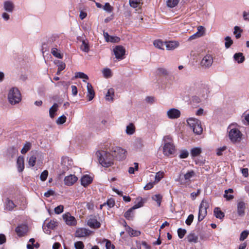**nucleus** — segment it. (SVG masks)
<instances>
[{
    "label": "nucleus",
    "mask_w": 249,
    "mask_h": 249,
    "mask_svg": "<svg viewBox=\"0 0 249 249\" xmlns=\"http://www.w3.org/2000/svg\"><path fill=\"white\" fill-rule=\"evenodd\" d=\"M96 155L98 158L99 162L104 167L111 166L113 163V156L110 153L104 151H98Z\"/></svg>",
    "instance_id": "nucleus-1"
},
{
    "label": "nucleus",
    "mask_w": 249,
    "mask_h": 249,
    "mask_svg": "<svg viewBox=\"0 0 249 249\" xmlns=\"http://www.w3.org/2000/svg\"><path fill=\"white\" fill-rule=\"evenodd\" d=\"M236 123L231 124L228 127V137L231 142L233 143L239 142L242 139L243 134L235 126Z\"/></svg>",
    "instance_id": "nucleus-2"
},
{
    "label": "nucleus",
    "mask_w": 249,
    "mask_h": 249,
    "mask_svg": "<svg viewBox=\"0 0 249 249\" xmlns=\"http://www.w3.org/2000/svg\"><path fill=\"white\" fill-rule=\"evenodd\" d=\"M7 98L9 103L12 105H15L21 101V95L17 88L13 87L9 89Z\"/></svg>",
    "instance_id": "nucleus-3"
},
{
    "label": "nucleus",
    "mask_w": 249,
    "mask_h": 249,
    "mask_svg": "<svg viewBox=\"0 0 249 249\" xmlns=\"http://www.w3.org/2000/svg\"><path fill=\"white\" fill-rule=\"evenodd\" d=\"M187 122L195 133L198 135L201 134L203 129L201 122L199 120L194 118H190L187 120Z\"/></svg>",
    "instance_id": "nucleus-4"
},
{
    "label": "nucleus",
    "mask_w": 249,
    "mask_h": 249,
    "mask_svg": "<svg viewBox=\"0 0 249 249\" xmlns=\"http://www.w3.org/2000/svg\"><path fill=\"white\" fill-rule=\"evenodd\" d=\"M58 37L56 35H53L51 36L47 40L46 43L42 44V53H44V51H48L50 48L52 49L53 47H58Z\"/></svg>",
    "instance_id": "nucleus-5"
},
{
    "label": "nucleus",
    "mask_w": 249,
    "mask_h": 249,
    "mask_svg": "<svg viewBox=\"0 0 249 249\" xmlns=\"http://www.w3.org/2000/svg\"><path fill=\"white\" fill-rule=\"evenodd\" d=\"M209 207L208 202L206 200H203L199 207L198 221H201L207 214V209Z\"/></svg>",
    "instance_id": "nucleus-6"
},
{
    "label": "nucleus",
    "mask_w": 249,
    "mask_h": 249,
    "mask_svg": "<svg viewBox=\"0 0 249 249\" xmlns=\"http://www.w3.org/2000/svg\"><path fill=\"white\" fill-rule=\"evenodd\" d=\"M73 165V161L68 157L63 158L61 160V169L62 174H64L69 170Z\"/></svg>",
    "instance_id": "nucleus-7"
},
{
    "label": "nucleus",
    "mask_w": 249,
    "mask_h": 249,
    "mask_svg": "<svg viewBox=\"0 0 249 249\" xmlns=\"http://www.w3.org/2000/svg\"><path fill=\"white\" fill-rule=\"evenodd\" d=\"M113 152L114 153L113 157H115L119 160H123L126 157V150L120 147L117 146L114 147L113 148Z\"/></svg>",
    "instance_id": "nucleus-8"
},
{
    "label": "nucleus",
    "mask_w": 249,
    "mask_h": 249,
    "mask_svg": "<svg viewBox=\"0 0 249 249\" xmlns=\"http://www.w3.org/2000/svg\"><path fill=\"white\" fill-rule=\"evenodd\" d=\"M247 203L243 201H238L237 203V214L238 216L243 217L245 215V211L247 207Z\"/></svg>",
    "instance_id": "nucleus-9"
},
{
    "label": "nucleus",
    "mask_w": 249,
    "mask_h": 249,
    "mask_svg": "<svg viewBox=\"0 0 249 249\" xmlns=\"http://www.w3.org/2000/svg\"><path fill=\"white\" fill-rule=\"evenodd\" d=\"M115 57L119 60H121L124 58V56L125 54V49L122 46H117L113 49Z\"/></svg>",
    "instance_id": "nucleus-10"
},
{
    "label": "nucleus",
    "mask_w": 249,
    "mask_h": 249,
    "mask_svg": "<svg viewBox=\"0 0 249 249\" xmlns=\"http://www.w3.org/2000/svg\"><path fill=\"white\" fill-rule=\"evenodd\" d=\"M213 63V58L211 55L207 54L202 59L200 65L205 68H209Z\"/></svg>",
    "instance_id": "nucleus-11"
},
{
    "label": "nucleus",
    "mask_w": 249,
    "mask_h": 249,
    "mask_svg": "<svg viewBox=\"0 0 249 249\" xmlns=\"http://www.w3.org/2000/svg\"><path fill=\"white\" fill-rule=\"evenodd\" d=\"M175 151L174 145L171 142H166L165 143L163 152L164 155L169 156L170 155L173 154Z\"/></svg>",
    "instance_id": "nucleus-12"
},
{
    "label": "nucleus",
    "mask_w": 249,
    "mask_h": 249,
    "mask_svg": "<svg viewBox=\"0 0 249 249\" xmlns=\"http://www.w3.org/2000/svg\"><path fill=\"white\" fill-rule=\"evenodd\" d=\"M180 111L177 108H170L167 111V116L170 119H178L180 116Z\"/></svg>",
    "instance_id": "nucleus-13"
},
{
    "label": "nucleus",
    "mask_w": 249,
    "mask_h": 249,
    "mask_svg": "<svg viewBox=\"0 0 249 249\" xmlns=\"http://www.w3.org/2000/svg\"><path fill=\"white\" fill-rule=\"evenodd\" d=\"M28 231V227L25 224H21L18 226L15 229L19 237L24 236Z\"/></svg>",
    "instance_id": "nucleus-14"
},
{
    "label": "nucleus",
    "mask_w": 249,
    "mask_h": 249,
    "mask_svg": "<svg viewBox=\"0 0 249 249\" xmlns=\"http://www.w3.org/2000/svg\"><path fill=\"white\" fill-rule=\"evenodd\" d=\"M90 231L86 228H79L75 232V236L81 238L88 236L90 233Z\"/></svg>",
    "instance_id": "nucleus-15"
},
{
    "label": "nucleus",
    "mask_w": 249,
    "mask_h": 249,
    "mask_svg": "<svg viewBox=\"0 0 249 249\" xmlns=\"http://www.w3.org/2000/svg\"><path fill=\"white\" fill-rule=\"evenodd\" d=\"M64 220L68 225L73 226L76 224V221L74 216H71L70 213L65 214L63 215Z\"/></svg>",
    "instance_id": "nucleus-16"
},
{
    "label": "nucleus",
    "mask_w": 249,
    "mask_h": 249,
    "mask_svg": "<svg viewBox=\"0 0 249 249\" xmlns=\"http://www.w3.org/2000/svg\"><path fill=\"white\" fill-rule=\"evenodd\" d=\"M78 178L74 175H70L66 177L64 179V183L67 186H71L77 181Z\"/></svg>",
    "instance_id": "nucleus-17"
},
{
    "label": "nucleus",
    "mask_w": 249,
    "mask_h": 249,
    "mask_svg": "<svg viewBox=\"0 0 249 249\" xmlns=\"http://www.w3.org/2000/svg\"><path fill=\"white\" fill-rule=\"evenodd\" d=\"M3 9L7 13H12L15 9V4L10 0H6L3 2Z\"/></svg>",
    "instance_id": "nucleus-18"
},
{
    "label": "nucleus",
    "mask_w": 249,
    "mask_h": 249,
    "mask_svg": "<svg viewBox=\"0 0 249 249\" xmlns=\"http://www.w3.org/2000/svg\"><path fill=\"white\" fill-rule=\"evenodd\" d=\"M87 89L88 91L87 97L88 101H90L94 97L95 92L91 84L89 83H87Z\"/></svg>",
    "instance_id": "nucleus-19"
},
{
    "label": "nucleus",
    "mask_w": 249,
    "mask_h": 249,
    "mask_svg": "<svg viewBox=\"0 0 249 249\" xmlns=\"http://www.w3.org/2000/svg\"><path fill=\"white\" fill-rule=\"evenodd\" d=\"M87 224L89 227L93 229L99 228L101 226L100 223L94 218H89L88 220Z\"/></svg>",
    "instance_id": "nucleus-20"
},
{
    "label": "nucleus",
    "mask_w": 249,
    "mask_h": 249,
    "mask_svg": "<svg viewBox=\"0 0 249 249\" xmlns=\"http://www.w3.org/2000/svg\"><path fill=\"white\" fill-rule=\"evenodd\" d=\"M126 231L131 236H138L140 235L141 232L139 231L134 230L129 226H127L126 223L124 222V225Z\"/></svg>",
    "instance_id": "nucleus-21"
},
{
    "label": "nucleus",
    "mask_w": 249,
    "mask_h": 249,
    "mask_svg": "<svg viewBox=\"0 0 249 249\" xmlns=\"http://www.w3.org/2000/svg\"><path fill=\"white\" fill-rule=\"evenodd\" d=\"M92 178L89 175H84L81 178L82 185L86 187L91 183Z\"/></svg>",
    "instance_id": "nucleus-22"
},
{
    "label": "nucleus",
    "mask_w": 249,
    "mask_h": 249,
    "mask_svg": "<svg viewBox=\"0 0 249 249\" xmlns=\"http://www.w3.org/2000/svg\"><path fill=\"white\" fill-rule=\"evenodd\" d=\"M16 206L13 201L7 198L5 202V210L9 211H12Z\"/></svg>",
    "instance_id": "nucleus-23"
},
{
    "label": "nucleus",
    "mask_w": 249,
    "mask_h": 249,
    "mask_svg": "<svg viewBox=\"0 0 249 249\" xmlns=\"http://www.w3.org/2000/svg\"><path fill=\"white\" fill-rule=\"evenodd\" d=\"M17 164L18 171L22 172L24 169V158L23 157H18L17 159Z\"/></svg>",
    "instance_id": "nucleus-24"
},
{
    "label": "nucleus",
    "mask_w": 249,
    "mask_h": 249,
    "mask_svg": "<svg viewBox=\"0 0 249 249\" xmlns=\"http://www.w3.org/2000/svg\"><path fill=\"white\" fill-rule=\"evenodd\" d=\"M233 59L239 64L242 63L245 60V56L242 53H235L233 55Z\"/></svg>",
    "instance_id": "nucleus-25"
},
{
    "label": "nucleus",
    "mask_w": 249,
    "mask_h": 249,
    "mask_svg": "<svg viewBox=\"0 0 249 249\" xmlns=\"http://www.w3.org/2000/svg\"><path fill=\"white\" fill-rule=\"evenodd\" d=\"M134 148L136 150H141L143 147V141L140 138H137L133 143Z\"/></svg>",
    "instance_id": "nucleus-26"
},
{
    "label": "nucleus",
    "mask_w": 249,
    "mask_h": 249,
    "mask_svg": "<svg viewBox=\"0 0 249 249\" xmlns=\"http://www.w3.org/2000/svg\"><path fill=\"white\" fill-rule=\"evenodd\" d=\"M165 46L167 50H173L178 46V43L175 41L165 42Z\"/></svg>",
    "instance_id": "nucleus-27"
},
{
    "label": "nucleus",
    "mask_w": 249,
    "mask_h": 249,
    "mask_svg": "<svg viewBox=\"0 0 249 249\" xmlns=\"http://www.w3.org/2000/svg\"><path fill=\"white\" fill-rule=\"evenodd\" d=\"M18 149L14 146H11L7 149V155L11 158H14L18 153Z\"/></svg>",
    "instance_id": "nucleus-28"
},
{
    "label": "nucleus",
    "mask_w": 249,
    "mask_h": 249,
    "mask_svg": "<svg viewBox=\"0 0 249 249\" xmlns=\"http://www.w3.org/2000/svg\"><path fill=\"white\" fill-rule=\"evenodd\" d=\"M58 105L56 103H54L53 106L49 109V115L51 118H53L55 115V112L58 109Z\"/></svg>",
    "instance_id": "nucleus-29"
},
{
    "label": "nucleus",
    "mask_w": 249,
    "mask_h": 249,
    "mask_svg": "<svg viewBox=\"0 0 249 249\" xmlns=\"http://www.w3.org/2000/svg\"><path fill=\"white\" fill-rule=\"evenodd\" d=\"M114 96V89L110 88L108 90V91L106 95V100L108 101H113V97Z\"/></svg>",
    "instance_id": "nucleus-30"
},
{
    "label": "nucleus",
    "mask_w": 249,
    "mask_h": 249,
    "mask_svg": "<svg viewBox=\"0 0 249 249\" xmlns=\"http://www.w3.org/2000/svg\"><path fill=\"white\" fill-rule=\"evenodd\" d=\"M233 189L231 188L225 190L224 197L227 200H231L234 197L232 195H228V193H233Z\"/></svg>",
    "instance_id": "nucleus-31"
},
{
    "label": "nucleus",
    "mask_w": 249,
    "mask_h": 249,
    "mask_svg": "<svg viewBox=\"0 0 249 249\" xmlns=\"http://www.w3.org/2000/svg\"><path fill=\"white\" fill-rule=\"evenodd\" d=\"M214 214L215 217L219 219H222L224 217V213L218 207L214 209Z\"/></svg>",
    "instance_id": "nucleus-32"
},
{
    "label": "nucleus",
    "mask_w": 249,
    "mask_h": 249,
    "mask_svg": "<svg viewBox=\"0 0 249 249\" xmlns=\"http://www.w3.org/2000/svg\"><path fill=\"white\" fill-rule=\"evenodd\" d=\"M187 240L189 242L196 243L197 241V236L196 235L195 233L191 232L187 236Z\"/></svg>",
    "instance_id": "nucleus-33"
},
{
    "label": "nucleus",
    "mask_w": 249,
    "mask_h": 249,
    "mask_svg": "<svg viewBox=\"0 0 249 249\" xmlns=\"http://www.w3.org/2000/svg\"><path fill=\"white\" fill-rule=\"evenodd\" d=\"M137 200L138 202L132 207V209L135 210L143 206L144 201L142 197H138Z\"/></svg>",
    "instance_id": "nucleus-34"
},
{
    "label": "nucleus",
    "mask_w": 249,
    "mask_h": 249,
    "mask_svg": "<svg viewBox=\"0 0 249 249\" xmlns=\"http://www.w3.org/2000/svg\"><path fill=\"white\" fill-rule=\"evenodd\" d=\"M51 49L52 54L58 58H62V55L59 52L57 47L52 48Z\"/></svg>",
    "instance_id": "nucleus-35"
},
{
    "label": "nucleus",
    "mask_w": 249,
    "mask_h": 249,
    "mask_svg": "<svg viewBox=\"0 0 249 249\" xmlns=\"http://www.w3.org/2000/svg\"><path fill=\"white\" fill-rule=\"evenodd\" d=\"M201 149L199 147L193 148L191 150V155L192 157L198 156L201 153Z\"/></svg>",
    "instance_id": "nucleus-36"
},
{
    "label": "nucleus",
    "mask_w": 249,
    "mask_h": 249,
    "mask_svg": "<svg viewBox=\"0 0 249 249\" xmlns=\"http://www.w3.org/2000/svg\"><path fill=\"white\" fill-rule=\"evenodd\" d=\"M135 132V126L132 123H130L126 126V133L128 135H132Z\"/></svg>",
    "instance_id": "nucleus-37"
},
{
    "label": "nucleus",
    "mask_w": 249,
    "mask_h": 249,
    "mask_svg": "<svg viewBox=\"0 0 249 249\" xmlns=\"http://www.w3.org/2000/svg\"><path fill=\"white\" fill-rule=\"evenodd\" d=\"M154 45L155 47L163 50L164 49V46H165V42H163L161 41L160 40H156L154 41Z\"/></svg>",
    "instance_id": "nucleus-38"
},
{
    "label": "nucleus",
    "mask_w": 249,
    "mask_h": 249,
    "mask_svg": "<svg viewBox=\"0 0 249 249\" xmlns=\"http://www.w3.org/2000/svg\"><path fill=\"white\" fill-rule=\"evenodd\" d=\"M152 198L157 202L158 207L160 206L161 200L162 199V196L160 194L155 195L152 196Z\"/></svg>",
    "instance_id": "nucleus-39"
},
{
    "label": "nucleus",
    "mask_w": 249,
    "mask_h": 249,
    "mask_svg": "<svg viewBox=\"0 0 249 249\" xmlns=\"http://www.w3.org/2000/svg\"><path fill=\"white\" fill-rule=\"evenodd\" d=\"M132 207L128 209L124 214V216L128 220L131 219L133 217V211Z\"/></svg>",
    "instance_id": "nucleus-40"
},
{
    "label": "nucleus",
    "mask_w": 249,
    "mask_h": 249,
    "mask_svg": "<svg viewBox=\"0 0 249 249\" xmlns=\"http://www.w3.org/2000/svg\"><path fill=\"white\" fill-rule=\"evenodd\" d=\"M195 173L194 171L191 170L187 172L184 176L185 180L189 181L190 178L195 176Z\"/></svg>",
    "instance_id": "nucleus-41"
},
{
    "label": "nucleus",
    "mask_w": 249,
    "mask_h": 249,
    "mask_svg": "<svg viewBox=\"0 0 249 249\" xmlns=\"http://www.w3.org/2000/svg\"><path fill=\"white\" fill-rule=\"evenodd\" d=\"M75 78H79L83 79V81L84 82H86L85 79L87 80V79H89V77H88V75L87 74H85L84 73L82 72H76L75 73Z\"/></svg>",
    "instance_id": "nucleus-42"
},
{
    "label": "nucleus",
    "mask_w": 249,
    "mask_h": 249,
    "mask_svg": "<svg viewBox=\"0 0 249 249\" xmlns=\"http://www.w3.org/2000/svg\"><path fill=\"white\" fill-rule=\"evenodd\" d=\"M179 1V0H167V5L170 8H173L178 4Z\"/></svg>",
    "instance_id": "nucleus-43"
},
{
    "label": "nucleus",
    "mask_w": 249,
    "mask_h": 249,
    "mask_svg": "<svg viewBox=\"0 0 249 249\" xmlns=\"http://www.w3.org/2000/svg\"><path fill=\"white\" fill-rule=\"evenodd\" d=\"M31 147V144L29 142H26L21 150V153L23 154H25L29 151Z\"/></svg>",
    "instance_id": "nucleus-44"
},
{
    "label": "nucleus",
    "mask_w": 249,
    "mask_h": 249,
    "mask_svg": "<svg viewBox=\"0 0 249 249\" xmlns=\"http://www.w3.org/2000/svg\"><path fill=\"white\" fill-rule=\"evenodd\" d=\"M157 73L159 75H163L164 76H166L169 74L168 71L165 68H160L157 70Z\"/></svg>",
    "instance_id": "nucleus-45"
},
{
    "label": "nucleus",
    "mask_w": 249,
    "mask_h": 249,
    "mask_svg": "<svg viewBox=\"0 0 249 249\" xmlns=\"http://www.w3.org/2000/svg\"><path fill=\"white\" fill-rule=\"evenodd\" d=\"M202 91H200L199 93V95L202 98H205L206 95H207L208 92V89L207 86L204 85L202 86Z\"/></svg>",
    "instance_id": "nucleus-46"
},
{
    "label": "nucleus",
    "mask_w": 249,
    "mask_h": 249,
    "mask_svg": "<svg viewBox=\"0 0 249 249\" xmlns=\"http://www.w3.org/2000/svg\"><path fill=\"white\" fill-rule=\"evenodd\" d=\"M103 9L108 13H111L113 10V7L110 5L109 3L106 2L105 5L103 6Z\"/></svg>",
    "instance_id": "nucleus-47"
},
{
    "label": "nucleus",
    "mask_w": 249,
    "mask_h": 249,
    "mask_svg": "<svg viewBox=\"0 0 249 249\" xmlns=\"http://www.w3.org/2000/svg\"><path fill=\"white\" fill-rule=\"evenodd\" d=\"M141 2V0H129V3L131 7L137 8Z\"/></svg>",
    "instance_id": "nucleus-48"
},
{
    "label": "nucleus",
    "mask_w": 249,
    "mask_h": 249,
    "mask_svg": "<svg viewBox=\"0 0 249 249\" xmlns=\"http://www.w3.org/2000/svg\"><path fill=\"white\" fill-rule=\"evenodd\" d=\"M57 226V223L54 220H51L47 224L46 227L50 229L53 230Z\"/></svg>",
    "instance_id": "nucleus-49"
},
{
    "label": "nucleus",
    "mask_w": 249,
    "mask_h": 249,
    "mask_svg": "<svg viewBox=\"0 0 249 249\" xmlns=\"http://www.w3.org/2000/svg\"><path fill=\"white\" fill-rule=\"evenodd\" d=\"M225 47L227 49H228L232 44L233 41L230 36H226L225 38Z\"/></svg>",
    "instance_id": "nucleus-50"
},
{
    "label": "nucleus",
    "mask_w": 249,
    "mask_h": 249,
    "mask_svg": "<svg viewBox=\"0 0 249 249\" xmlns=\"http://www.w3.org/2000/svg\"><path fill=\"white\" fill-rule=\"evenodd\" d=\"M81 49L86 53L89 51V45L85 41H83L82 45H81Z\"/></svg>",
    "instance_id": "nucleus-51"
},
{
    "label": "nucleus",
    "mask_w": 249,
    "mask_h": 249,
    "mask_svg": "<svg viewBox=\"0 0 249 249\" xmlns=\"http://www.w3.org/2000/svg\"><path fill=\"white\" fill-rule=\"evenodd\" d=\"M66 116L63 115L58 118V119L56 121V123L57 124H62L66 122Z\"/></svg>",
    "instance_id": "nucleus-52"
},
{
    "label": "nucleus",
    "mask_w": 249,
    "mask_h": 249,
    "mask_svg": "<svg viewBox=\"0 0 249 249\" xmlns=\"http://www.w3.org/2000/svg\"><path fill=\"white\" fill-rule=\"evenodd\" d=\"M249 234V231H242L241 232V233L240 234V238H239L240 241H244L245 239L247 238Z\"/></svg>",
    "instance_id": "nucleus-53"
},
{
    "label": "nucleus",
    "mask_w": 249,
    "mask_h": 249,
    "mask_svg": "<svg viewBox=\"0 0 249 249\" xmlns=\"http://www.w3.org/2000/svg\"><path fill=\"white\" fill-rule=\"evenodd\" d=\"M36 160V156H35L34 155L31 156L29 158V159L28 160V163H29V165H30L32 167H33L35 165Z\"/></svg>",
    "instance_id": "nucleus-54"
},
{
    "label": "nucleus",
    "mask_w": 249,
    "mask_h": 249,
    "mask_svg": "<svg viewBox=\"0 0 249 249\" xmlns=\"http://www.w3.org/2000/svg\"><path fill=\"white\" fill-rule=\"evenodd\" d=\"M186 233V231L185 229L179 228L178 230V237L180 239L182 238Z\"/></svg>",
    "instance_id": "nucleus-55"
},
{
    "label": "nucleus",
    "mask_w": 249,
    "mask_h": 249,
    "mask_svg": "<svg viewBox=\"0 0 249 249\" xmlns=\"http://www.w3.org/2000/svg\"><path fill=\"white\" fill-rule=\"evenodd\" d=\"M103 73L105 77H109L111 75V70L109 69L105 68L103 70Z\"/></svg>",
    "instance_id": "nucleus-56"
},
{
    "label": "nucleus",
    "mask_w": 249,
    "mask_h": 249,
    "mask_svg": "<svg viewBox=\"0 0 249 249\" xmlns=\"http://www.w3.org/2000/svg\"><path fill=\"white\" fill-rule=\"evenodd\" d=\"M48 176V171L44 170L41 174L40 176V178L42 181H44L46 180Z\"/></svg>",
    "instance_id": "nucleus-57"
},
{
    "label": "nucleus",
    "mask_w": 249,
    "mask_h": 249,
    "mask_svg": "<svg viewBox=\"0 0 249 249\" xmlns=\"http://www.w3.org/2000/svg\"><path fill=\"white\" fill-rule=\"evenodd\" d=\"M189 153L186 150H183L181 151L179 156L180 159H185L188 157Z\"/></svg>",
    "instance_id": "nucleus-58"
},
{
    "label": "nucleus",
    "mask_w": 249,
    "mask_h": 249,
    "mask_svg": "<svg viewBox=\"0 0 249 249\" xmlns=\"http://www.w3.org/2000/svg\"><path fill=\"white\" fill-rule=\"evenodd\" d=\"M64 207L63 205H59L54 208V212L56 214H60L63 211Z\"/></svg>",
    "instance_id": "nucleus-59"
},
{
    "label": "nucleus",
    "mask_w": 249,
    "mask_h": 249,
    "mask_svg": "<svg viewBox=\"0 0 249 249\" xmlns=\"http://www.w3.org/2000/svg\"><path fill=\"white\" fill-rule=\"evenodd\" d=\"M194 217V216L193 214H190V215H189V216H188L187 218L185 221L186 224L187 225H190L193 221Z\"/></svg>",
    "instance_id": "nucleus-60"
},
{
    "label": "nucleus",
    "mask_w": 249,
    "mask_h": 249,
    "mask_svg": "<svg viewBox=\"0 0 249 249\" xmlns=\"http://www.w3.org/2000/svg\"><path fill=\"white\" fill-rule=\"evenodd\" d=\"M120 38L116 36H110L108 42L112 43H117L120 41Z\"/></svg>",
    "instance_id": "nucleus-61"
},
{
    "label": "nucleus",
    "mask_w": 249,
    "mask_h": 249,
    "mask_svg": "<svg viewBox=\"0 0 249 249\" xmlns=\"http://www.w3.org/2000/svg\"><path fill=\"white\" fill-rule=\"evenodd\" d=\"M74 247L75 249H83L84 246L82 242L78 241L74 243Z\"/></svg>",
    "instance_id": "nucleus-62"
},
{
    "label": "nucleus",
    "mask_w": 249,
    "mask_h": 249,
    "mask_svg": "<svg viewBox=\"0 0 249 249\" xmlns=\"http://www.w3.org/2000/svg\"><path fill=\"white\" fill-rule=\"evenodd\" d=\"M106 248L107 249H115V246L112 244L109 240H106Z\"/></svg>",
    "instance_id": "nucleus-63"
},
{
    "label": "nucleus",
    "mask_w": 249,
    "mask_h": 249,
    "mask_svg": "<svg viewBox=\"0 0 249 249\" xmlns=\"http://www.w3.org/2000/svg\"><path fill=\"white\" fill-rule=\"evenodd\" d=\"M106 205H107L109 208L113 207L115 205V201L113 199L110 198L108 199V200L106 203Z\"/></svg>",
    "instance_id": "nucleus-64"
}]
</instances>
